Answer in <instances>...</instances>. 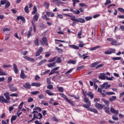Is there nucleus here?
Instances as JSON below:
<instances>
[{"mask_svg": "<svg viewBox=\"0 0 124 124\" xmlns=\"http://www.w3.org/2000/svg\"><path fill=\"white\" fill-rule=\"evenodd\" d=\"M43 51V48H42V47H40L36 53V54H35L36 57H38V56H40V54L42 53Z\"/></svg>", "mask_w": 124, "mask_h": 124, "instance_id": "5", "label": "nucleus"}, {"mask_svg": "<svg viewBox=\"0 0 124 124\" xmlns=\"http://www.w3.org/2000/svg\"><path fill=\"white\" fill-rule=\"evenodd\" d=\"M11 81H12V77H9L7 79V83H11Z\"/></svg>", "mask_w": 124, "mask_h": 124, "instance_id": "55", "label": "nucleus"}, {"mask_svg": "<svg viewBox=\"0 0 124 124\" xmlns=\"http://www.w3.org/2000/svg\"><path fill=\"white\" fill-rule=\"evenodd\" d=\"M60 95L62 97V98H64V99H65V100H66L67 97H66V95H65V94L62 93H60Z\"/></svg>", "mask_w": 124, "mask_h": 124, "instance_id": "44", "label": "nucleus"}, {"mask_svg": "<svg viewBox=\"0 0 124 124\" xmlns=\"http://www.w3.org/2000/svg\"><path fill=\"white\" fill-rule=\"evenodd\" d=\"M9 87L10 89V91L12 92H17V88L15 87L12 86V85H9Z\"/></svg>", "mask_w": 124, "mask_h": 124, "instance_id": "12", "label": "nucleus"}, {"mask_svg": "<svg viewBox=\"0 0 124 124\" xmlns=\"http://www.w3.org/2000/svg\"><path fill=\"white\" fill-rule=\"evenodd\" d=\"M111 87V85L108 84V82L104 83L103 84L101 85V88L102 89H105V90H107L108 88Z\"/></svg>", "mask_w": 124, "mask_h": 124, "instance_id": "3", "label": "nucleus"}, {"mask_svg": "<svg viewBox=\"0 0 124 124\" xmlns=\"http://www.w3.org/2000/svg\"><path fill=\"white\" fill-rule=\"evenodd\" d=\"M111 45L115 46H120V45H122V43H118L116 40H113V41L111 42Z\"/></svg>", "mask_w": 124, "mask_h": 124, "instance_id": "6", "label": "nucleus"}, {"mask_svg": "<svg viewBox=\"0 0 124 124\" xmlns=\"http://www.w3.org/2000/svg\"><path fill=\"white\" fill-rule=\"evenodd\" d=\"M0 101L4 102V103H8V101L6 99H5L3 96H0Z\"/></svg>", "mask_w": 124, "mask_h": 124, "instance_id": "16", "label": "nucleus"}, {"mask_svg": "<svg viewBox=\"0 0 124 124\" xmlns=\"http://www.w3.org/2000/svg\"><path fill=\"white\" fill-rule=\"evenodd\" d=\"M13 67L15 74H17L18 73V68L17 67V65H16V64H13Z\"/></svg>", "mask_w": 124, "mask_h": 124, "instance_id": "14", "label": "nucleus"}, {"mask_svg": "<svg viewBox=\"0 0 124 124\" xmlns=\"http://www.w3.org/2000/svg\"><path fill=\"white\" fill-rule=\"evenodd\" d=\"M100 63V62H95L92 64H91L90 67H91V68H93V67H95V66H96L97 65V64Z\"/></svg>", "mask_w": 124, "mask_h": 124, "instance_id": "17", "label": "nucleus"}, {"mask_svg": "<svg viewBox=\"0 0 124 124\" xmlns=\"http://www.w3.org/2000/svg\"><path fill=\"white\" fill-rule=\"evenodd\" d=\"M42 18L43 19H45V20H46V21L49 20V18H48V17H47V15H44V16H43Z\"/></svg>", "mask_w": 124, "mask_h": 124, "instance_id": "63", "label": "nucleus"}, {"mask_svg": "<svg viewBox=\"0 0 124 124\" xmlns=\"http://www.w3.org/2000/svg\"><path fill=\"white\" fill-rule=\"evenodd\" d=\"M106 94L107 95H115L116 94L114 92H106Z\"/></svg>", "mask_w": 124, "mask_h": 124, "instance_id": "42", "label": "nucleus"}, {"mask_svg": "<svg viewBox=\"0 0 124 124\" xmlns=\"http://www.w3.org/2000/svg\"><path fill=\"white\" fill-rule=\"evenodd\" d=\"M55 49L56 50H57V51H58V52L59 53V54H62L63 50H62L61 48H60L58 47H56Z\"/></svg>", "mask_w": 124, "mask_h": 124, "instance_id": "39", "label": "nucleus"}, {"mask_svg": "<svg viewBox=\"0 0 124 124\" xmlns=\"http://www.w3.org/2000/svg\"><path fill=\"white\" fill-rule=\"evenodd\" d=\"M70 11L74 13V14H76V15H79V14H80V11H79V10H77V11H75L74 9L71 8L70 9Z\"/></svg>", "mask_w": 124, "mask_h": 124, "instance_id": "8", "label": "nucleus"}, {"mask_svg": "<svg viewBox=\"0 0 124 124\" xmlns=\"http://www.w3.org/2000/svg\"><path fill=\"white\" fill-rule=\"evenodd\" d=\"M73 69H74L73 68H72L68 70V71H67L66 73H65V75H69L71 72L73 71Z\"/></svg>", "mask_w": 124, "mask_h": 124, "instance_id": "31", "label": "nucleus"}, {"mask_svg": "<svg viewBox=\"0 0 124 124\" xmlns=\"http://www.w3.org/2000/svg\"><path fill=\"white\" fill-rule=\"evenodd\" d=\"M17 20L18 21H19V20H21V21H22V22H26V19L24 18V17L22 16H18L17 17Z\"/></svg>", "mask_w": 124, "mask_h": 124, "instance_id": "20", "label": "nucleus"}, {"mask_svg": "<svg viewBox=\"0 0 124 124\" xmlns=\"http://www.w3.org/2000/svg\"><path fill=\"white\" fill-rule=\"evenodd\" d=\"M32 101H33V98L31 97H29L28 98V102H32Z\"/></svg>", "mask_w": 124, "mask_h": 124, "instance_id": "64", "label": "nucleus"}, {"mask_svg": "<svg viewBox=\"0 0 124 124\" xmlns=\"http://www.w3.org/2000/svg\"><path fill=\"white\" fill-rule=\"evenodd\" d=\"M56 62L58 63H62V58H61V57H58V58L56 60Z\"/></svg>", "mask_w": 124, "mask_h": 124, "instance_id": "46", "label": "nucleus"}, {"mask_svg": "<svg viewBox=\"0 0 124 124\" xmlns=\"http://www.w3.org/2000/svg\"><path fill=\"white\" fill-rule=\"evenodd\" d=\"M4 96L6 97L7 100H10V97L9 96V93L6 92L4 93Z\"/></svg>", "mask_w": 124, "mask_h": 124, "instance_id": "22", "label": "nucleus"}, {"mask_svg": "<svg viewBox=\"0 0 124 124\" xmlns=\"http://www.w3.org/2000/svg\"><path fill=\"white\" fill-rule=\"evenodd\" d=\"M56 60H57V57H55L53 58L49 59L48 61V62H55V61H56Z\"/></svg>", "mask_w": 124, "mask_h": 124, "instance_id": "40", "label": "nucleus"}, {"mask_svg": "<svg viewBox=\"0 0 124 124\" xmlns=\"http://www.w3.org/2000/svg\"><path fill=\"white\" fill-rule=\"evenodd\" d=\"M24 10L26 13H29V7H28V5H26L24 8Z\"/></svg>", "mask_w": 124, "mask_h": 124, "instance_id": "60", "label": "nucleus"}, {"mask_svg": "<svg viewBox=\"0 0 124 124\" xmlns=\"http://www.w3.org/2000/svg\"><path fill=\"white\" fill-rule=\"evenodd\" d=\"M24 103H25L24 102H22L18 106V110L19 112H20V110L22 109V108H23V105H24Z\"/></svg>", "mask_w": 124, "mask_h": 124, "instance_id": "29", "label": "nucleus"}, {"mask_svg": "<svg viewBox=\"0 0 124 124\" xmlns=\"http://www.w3.org/2000/svg\"><path fill=\"white\" fill-rule=\"evenodd\" d=\"M46 14L48 17H54L55 16V14L50 12H46Z\"/></svg>", "mask_w": 124, "mask_h": 124, "instance_id": "13", "label": "nucleus"}, {"mask_svg": "<svg viewBox=\"0 0 124 124\" xmlns=\"http://www.w3.org/2000/svg\"><path fill=\"white\" fill-rule=\"evenodd\" d=\"M16 119H17V116L13 115L11 119V124H13V121H16Z\"/></svg>", "mask_w": 124, "mask_h": 124, "instance_id": "28", "label": "nucleus"}, {"mask_svg": "<svg viewBox=\"0 0 124 124\" xmlns=\"http://www.w3.org/2000/svg\"><path fill=\"white\" fill-rule=\"evenodd\" d=\"M41 84L40 83H34V82H33L31 84V86L32 87H40L41 86Z\"/></svg>", "mask_w": 124, "mask_h": 124, "instance_id": "27", "label": "nucleus"}, {"mask_svg": "<svg viewBox=\"0 0 124 124\" xmlns=\"http://www.w3.org/2000/svg\"><path fill=\"white\" fill-rule=\"evenodd\" d=\"M31 24L33 27V30H34V31H35L36 29V27H35V24L34 23V22H33V21H31Z\"/></svg>", "mask_w": 124, "mask_h": 124, "instance_id": "58", "label": "nucleus"}, {"mask_svg": "<svg viewBox=\"0 0 124 124\" xmlns=\"http://www.w3.org/2000/svg\"><path fill=\"white\" fill-rule=\"evenodd\" d=\"M94 106L96 108H97V109H99V110L103 108V105H102L101 104H99L97 103H96L95 104Z\"/></svg>", "mask_w": 124, "mask_h": 124, "instance_id": "7", "label": "nucleus"}, {"mask_svg": "<svg viewBox=\"0 0 124 124\" xmlns=\"http://www.w3.org/2000/svg\"><path fill=\"white\" fill-rule=\"evenodd\" d=\"M104 110H105L106 113L108 114V115H110L111 114V113H110V108H109V107H105Z\"/></svg>", "mask_w": 124, "mask_h": 124, "instance_id": "10", "label": "nucleus"}, {"mask_svg": "<svg viewBox=\"0 0 124 124\" xmlns=\"http://www.w3.org/2000/svg\"><path fill=\"white\" fill-rule=\"evenodd\" d=\"M121 59L122 58L117 57H113L111 58V60H112V61H120L121 60Z\"/></svg>", "mask_w": 124, "mask_h": 124, "instance_id": "43", "label": "nucleus"}, {"mask_svg": "<svg viewBox=\"0 0 124 124\" xmlns=\"http://www.w3.org/2000/svg\"><path fill=\"white\" fill-rule=\"evenodd\" d=\"M107 76L105 75L104 73H100V76H99V79L101 80H106Z\"/></svg>", "mask_w": 124, "mask_h": 124, "instance_id": "4", "label": "nucleus"}, {"mask_svg": "<svg viewBox=\"0 0 124 124\" xmlns=\"http://www.w3.org/2000/svg\"><path fill=\"white\" fill-rule=\"evenodd\" d=\"M83 107L89 109V108L91 107V102H89L87 105H83Z\"/></svg>", "mask_w": 124, "mask_h": 124, "instance_id": "26", "label": "nucleus"}, {"mask_svg": "<svg viewBox=\"0 0 124 124\" xmlns=\"http://www.w3.org/2000/svg\"><path fill=\"white\" fill-rule=\"evenodd\" d=\"M87 95H88L91 99H93V93L91 92H89L87 93Z\"/></svg>", "mask_w": 124, "mask_h": 124, "instance_id": "32", "label": "nucleus"}, {"mask_svg": "<svg viewBox=\"0 0 124 124\" xmlns=\"http://www.w3.org/2000/svg\"><path fill=\"white\" fill-rule=\"evenodd\" d=\"M68 63H72V64H75L76 63V62H75V61L74 60H69Z\"/></svg>", "mask_w": 124, "mask_h": 124, "instance_id": "47", "label": "nucleus"}, {"mask_svg": "<svg viewBox=\"0 0 124 124\" xmlns=\"http://www.w3.org/2000/svg\"><path fill=\"white\" fill-rule=\"evenodd\" d=\"M9 6H10V2H7L6 3L5 6V8H8V7H9Z\"/></svg>", "mask_w": 124, "mask_h": 124, "instance_id": "61", "label": "nucleus"}, {"mask_svg": "<svg viewBox=\"0 0 124 124\" xmlns=\"http://www.w3.org/2000/svg\"><path fill=\"white\" fill-rule=\"evenodd\" d=\"M43 118V116H42V114L39 113L36 116V119H37L38 120H41Z\"/></svg>", "mask_w": 124, "mask_h": 124, "instance_id": "19", "label": "nucleus"}, {"mask_svg": "<svg viewBox=\"0 0 124 124\" xmlns=\"http://www.w3.org/2000/svg\"><path fill=\"white\" fill-rule=\"evenodd\" d=\"M64 15H65V16H67V17H70V19L71 21H73L72 19H74V17H75V16H71L68 14H64Z\"/></svg>", "mask_w": 124, "mask_h": 124, "instance_id": "35", "label": "nucleus"}, {"mask_svg": "<svg viewBox=\"0 0 124 124\" xmlns=\"http://www.w3.org/2000/svg\"><path fill=\"white\" fill-rule=\"evenodd\" d=\"M39 16V14H38V13L36 14L35 15H34L33 16L34 21L37 22V21H38V17Z\"/></svg>", "mask_w": 124, "mask_h": 124, "instance_id": "23", "label": "nucleus"}, {"mask_svg": "<svg viewBox=\"0 0 124 124\" xmlns=\"http://www.w3.org/2000/svg\"><path fill=\"white\" fill-rule=\"evenodd\" d=\"M87 55V54H83L82 55L83 60H86V59H88V58H89V56Z\"/></svg>", "mask_w": 124, "mask_h": 124, "instance_id": "51", "label": "nucleus"}, {"mask_svg": "<svg viewBox=\"0 0 124 124\" xmlns=\"http://www.w3.org/2000/svg\"><path fill=\"white\" fill-rule=\"evenodd\" d=\"M102 101L104 102L105 104H106L107 106H109L110 105V103L108 101L104 99V98L102 99Z\"/></svg>", "mask_w": 124, "mask_h": 124, "instance_id": "33", "label": "nucleus"}, {"mask_svg": "<svg viewBox=\"0 0 124 124\" xmlns=\"http://www.w3.org/2000/svg\"><path fill=\"white\" fill-rule=\"evenodd\" d=\"M52 2H55V4H62L63 2L60 1V0H52Z\"/></svg>", "mask_w": 124, "mask_h": 124, "instance_id": "21", "label": "nucleus"}, {"mask_svg": "<svg viewBox=\"0 0 124 124\" xmlns=\"http://www.w3.org/2000/svg\"><path fill=\"white\" fill-rule=\"evenodd\" d=\"M3 67L4 68H9V67H11V64L3 65Z\"/></svg>", "mask_w": 124, "mask_h": 124, "instance_id": "53", "label": "nucleus"}, {"mask_svg": "<svg viewBox=\"0 0 124 124\" xmlns=\"http://www.w3.org/2000/svg\"><path fill=\"white\" fill-rule=\"evenodd\" d=\"M110 111L113 114H115V115H118L119 114V110H115L112 107L110 108Z\"/></svg>", "mask_w": 124, "mask_h": 124, "instance_id": "11", "label": "nucleus"}, {"mask_svg": "<svg viewBox=\"0 0 124 124\" xmlns=\"http://www.w3.org/2000/svg\"><path fill=\"white\" fill-rule=\"evenodd\" d=\"M88 110H89V111H90L91 112H93V113H94V114H97V113H98V111L95 108H88Z\"/></svg>", "mask_w": 124, "mask_h": 124, "instance_id": "15", "label": "nucleus"}, {"mask_svg": "<svg viewBox=\"0 0 124 124\" xmlns=\"http://www.w3.org/2000/svg\"><path fill=\"white\" fill-rule=\"evenodd\" d=\"M114 79V77H111L110 78H108V76H107L106 80H108V81H113Z\"/></svg>", "mask_w": 124, "mask_h": 124, "instance_id": "52", "label": "nucleus"}, {"mask_svg": "<svg viewBox=\"0 0 124 124\" xmlns=\"http://www.w3.org/2000/svg\"><path fill=\"white\" fill-rule=\"evenodd\" d=\"M72 20L73 21H75V22H77V23H81V24H82L83 23H85V22H86L85 19L80 17L76 18V17H74V18H72Z\"/></svg>", "mask_w": 124, "mask_h": 124, "instance_id": "1", "label": "nucleus"}, {"mask_svg": "<svg viewBox=\"0 0 124 124\" xmlns=\"http://www.w3.org/2000/svg\"><path fill=\"white\" fill-rule=\"evenodd\" d=\"M31 31H32V28H30L28 34H27V38H30L31 36Z\"/></svg>", "mask_w": 124, "mask_h": 124, "instance_id": "25", "label": "nucleus"}, {"mask_svg": "<svg viewBox=\"0 0 124 124\" xmlns=\"http://www.w3.org/2000/svg\"><path fill=\"white\" fill-rule=\"evenodd\" d=\"M101 47L99 46H94L93 47H92L90 49V51H95V50H96V49H98V48H101Z\"/></svg>", "mask_w": 124, "mask_h": 124, "instance_id": "30", "label": "nucleus"}, {"mask_svg": "<svg viewBox=\"0 0 124 124\" xmlns=\"http://www.w3.org/2000/svg\"><path fill=\"white\" fill-rule=\"evenodd\" d=\"M46 93H47V94H48L49 96H52V95H55V93H52L49 90H47L46 91Z\"/></svg>", "mask_w": 124, "mask_h": 124, "instance_id": "24", "label": "nucleus"}, {"mask_svg": "<svg viewBox=\"0 0 124 124\" xmlns=\"http://www.w3.org/2000/svg\"><path fill=\"white\" fill-rule=\"evenodd\" d=\"M39 93V91H35V92H31V94L32 95H36Z\"/></svg>", "mask_w": 124, "mask_h": 124, "instance_id": "49", "label": "nucleus"}, {"mask_svg": "<svg viewBox=\"0 0 124 124\" xmlns=\"http://www.w3.org/2000/svg\"><path fill=\"white\" fill-rule=\"evenodd\" d=\"M66 101L68 102V103H70V104H71V105H74V102L71 100V99H69L68 98L66 99Z\"/></svg>", "mask_w": 124, "mask_h": 124, "instance_id": "41", "label": "nucleus"}, {"mask_svg": "<svg viewBox=\"0 0 124 124\" xmlns=\"http://www.w3.org/2000/svg\"><path fill=\"white\" fill-rule=\"evenodd\" d=\"M111 1L110 0H106V1L105 3V5H108V4H110L111 3Z\"/></svg>", "mask_w": 124, "mask_h": 124, "instance_id": "56", "label": "nucleus"}, {"mask_svg": "<svg viewBox=\"0 0 124 124\" xmlns=\"http://www.w3.org/2000/svg\"><path fill=\"white\" fill-rule=\"evenodd\" d=\"M58 90L59 92L60 93H63V88L62 87H57Z\"/></svg>", "mask_w": 124, "mask_h": 124, "instance_id": "48", "label": "nucleus"}, {"mask_svg": "<svg viewBox=\"0 0 124 124\" xmlns=\"http://www.w3.org/2000/svg\"><path fill=\"white\" fill-rule=\"evenodd\" d=\"M24 88L25 89H30L31 88V85L29 83H25L23 85Z\"/></svg>", "mask_w": 124, "mask_h": 124, "instance_id": "36", "label": "nucleus"}, {"mask_svg": "<svg viewBox=\"0 0 124 124\" xmlns=\"http://www.w3.org/2000/svg\"><path fill=\"white\" fill-rule=\"evenodd\" d=\"M82 35V30H81L78 33V38H81V36Z\"/></svg>", "mask_w": 124, "mask_h": 124, "instance_id": "62", "label": "nucleus"}, {"mask_svg": "<svg viewBox=\"0 0 124 124\" xmlns=\"http://www.w3.org/2000/svg\"><path fill=\"white\" fill-rule=\"evenodd\" d=\"M47 62V60H44L41 61L40 62H39L37 64L38 66H40V65H42L44 62Z\"/></svg>", "mask_w": 124, "mask_h": 124, "instance_id": "34", "label": "nucleus"}, {"mask_svg": "<svg viewBox=\"0 0 124 124\" xmlns=\"http://www.w3.org/2000/svg\"><path fill=\"white\" fill-rule=\"evenodd\" d=\"M20 78L22 79H25V78H26L25 73L23 70H21Z\"/></svg>", "mask_w": 124, "mask_h": 124, "instance_id": "18", "label": "nucleus"}, {"mask_svg": "<svg viewBox=\"0 0 124 124\" xmlns=\"http://www.w3.org/2000/svg\"><path fill=\"white\" fill-rule=\"evenodd\" d=\"M116 99H117V97L116 96H112V97L108 99V100L109 101H114L116 100Z\"/></svg>", "mask_w": 124, "mask_h": 124, "instance_id": "38", "label": "nucleus"}, {"mask_svg": "<svg viewBox=\"0 0 124 124\" xmlns=\"http://www.w3.org/2000/svg\"><path fill=\"white\" fill-rule=\"evenodd\" d=\"M34 43L35 45V46H38L39 45L38 44V38H37L34 41Z\"/></svg>", "mask_w": 124, "mask_h": 124, "instance_id": "54", "label": "nucleus"}, {"mask_svg": "<svg viewBox=\"0 0 124 124\" xmlns=\"http://www.w3.org/2000/svg\"><path fill=\"white\" fill-rule=\"evenodd\" d=\"M42 40L41 41V43L43 46L45 45L46 46H48V42L47 41V38L46 37H44L42 38Z\"/></svg>", "mask_w": 124, "mask_h": 124, "instance_id": "2", "label": "nucleus"}, {"mask_svg": "<svg viewBox=\"0 0 124 124\" xmlns=\"http://www.w3.org/2000/svg\"><path fill=\"white\" fill-rule=\"evenodd\" d=\"M93 19V16H86L85 17V20L86 21H90V20H92Z\"/></svg>", "mask_w": 124, "mask_h": 124, "instance_id": "57", "label": "nucleus"}, {"mask_svg": "<svg viewBox=\"0 0 124 124\" xmlns=\"http://www.w3.org/2000/svg\"><path fill=\"white\" fill-rule=\"evenodd\" d=\"M36 12H37V8H36V7L34 6L33 11L32 12V14L33 15H34V14H35V13H36Z\"/></svg>", "mask_w": 124, "mask_h": 124, "instance_id": "45", "label": "nucleus"}, {"mask_svg": "<svg viewBox=\"0 0 124 124\" xmlns=\"http://www.w3.org/2000/svg\"><path fill=\"white\" fill-rule=\"evenodd\" d=\"M55 64H56V62H53L52 63L47 64V66L48 67H53V66H55Z\"/></svg>", "mask_w": 124, "mask_h": 124, "instance_id": "37", "label": "nucleus"}, {"mask_svg": "<svg viewBox=\"0 0 124 124\" xmlns=\"http://www.w3.org/2000/svg\"><path fill=\"white\" fill-rule=\"evenodd\" d=\"M23 58L25 59V60H27V61H29V62H34V59L33 58H31L28 56H24Z\"/></svg>", "mask_w": 124, "mask_h": 124, "instance_id": "9", "label": "nucleus"}, {"mask_svg": "<svg viewBox=\"0 0 124 124\" xmlns=\"http://www.w3.org/2000/svg\"><path fill=\"white\" fill-rule=\"evenodd\" d=\"M71 46L72 47L73 49H75V50H79V46H77L72 45Z\"/></svg>", "mask_w": 124, "mask_h": 124, "instance_id": "50", "label": "nucleus"}, {"mask_svg": "<svg viewBox=\"0 0 124 124\" xmlns=\"http://www.w3.org/2000/svg\"><path fill=\"white\" fill-rule=\"evenodd\" d=\"M103 65H104V64H103V63L98 64L97 66H96L95 68H96V69L100 68V67H102V66H103Z\"/></svg>", "mask_w": 124, "mask_h": 124, "instance_id": "59", "label": "nucleus"}]
</instances>
